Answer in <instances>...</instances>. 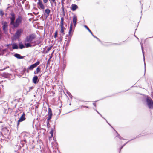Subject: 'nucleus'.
<instances>
[{"mask_svg": "<svg viewBox=\"0 0 153 153\" xmlns=\"http://www.w3.org/2000/svg\"><path fill=\"white\" fill-rule=\"evenodd\" d=\"M10 15L11 16V17H9L10 20V26L13 30L18 28L20 24L22 23V16L21 15H19L15 22L16 17L15 13L13 12H12L10 13Z\"/></svg>", "mask_w": 153, "mask_h": 153, "instance_id": "1", "label": "nucleus"}, {"mask_svg": "<svg viewBox=\"0 0 153 153\" xmlns=\"http://www.w3.org/2000/svg\"><path fill=\"white\" fill-rule=\"evenodd\" d=\"M23 31V30L22 29H19L17 30L13 36L15 40L19 39Z\"/></svg>", "mask_w": 153, "mask_h": 153, "instance_id": "2", "label": "nucleus"}, {"mask_svg": "<svg viewBox=\"0 0 153 153\" xmlns=\"http://www.w3.org/2000/svg\"><path fill=\"white\" fill-rule=\"evenodd\" d=\"M36 37V35L35 34H31L26 36L25 40V41L30 42L32 41Z\"/></svg>", "mask_w": 153, "mask_h": 153, "instance_id": "3", "label": "nucleus"}, {"mask_svg": "<svg viewBox=\"0 0 153 153\" xmlns=\"http://www.w3.org/2000/svg\"><path fill=\"white\" fill-rule=\"evenodd\" d=\"M146 103L149 108H153V102L152 99L150 97H147L146 98Z\"/></svg>", "mask_w": 153, "mask_h": 153, "instance_id": "4", "label": "nucleus"}, {"mask_svg": "<svg viewBox=\"0 0 153 153\" xmlns=\"http://www.w3.org/2000/svg\"><path fill=\"white\" fill-rule=\"evenodd\" d=\"M25 114L24 112H23V113L22 114L21 116L19 118V120H18L17 122V127L18 126H19V125L20 122H22L25 120Z\"/></svg>", "mask_w": 153, "mask_h": 153, "instance_id": "5", "label": "nucleus"}, {"mask_svg": "<svg viewBox=\"0 0 153 153\" xmlns=\"http://www.w3.org/2000/svg\"><path fill=\"white\" fill-rule=\"evenodd\" d=\"M11 45H12V48L11 47H8V48L10 49V50L11 51H12L14 49H17L19 48L18 44L17 43L15 42L11 43Z\"/></svg>", "mask_w": 153, "mask_h": 153, "instance_id": "6", "label": "nucleus"}, {"mask_svg": "<svg viewBox=\"0 0 153 153\" xmlns=\"http://www.w3.org/2000/svg\"><path fill=\"white\" fill-rule=\"evenodd\" d=\"M38 65V60H37L36 62L33 64L31 65L27 69V72H29V70H33L34 68L36 67Z\"/></svg>", "mask_w": 153, "mask_h": 153, "instance_id": "7", "label": "nucleus"}, {"mask_svg": "<svg viewBox=\"0 0 153 153\" xmlns=\"http://www.w3.org/2000/svg\"><path fill=\"white\" fill-rule=\"evenodd\" d=\"M75 27L74 26L73 27V23L71 22L70 24V26L69 31V36L70 37H71L72 35V33L74 30Z\"/></svg>", "mask_w": 153, "mask_h": 153, "instance_id": "8", "label": "nucleus"}, {"mask_svg": "<svg viewBox=\"0 0 153 153\" xmlns=\"http://www.w3.org/2000/svg\"><path fill=\"white\" fill-rule=\"evenodd\" d=\"M2 29L4 33H5L7 31V28L8 27V23L7 22L5 21L4 22H2Z\"/></svg>", "mask_w": 153, "mask_h": 153, "instance_id": "9", "label": "nucleus"}, {"mask_svg": "<svg viewBox=\"0 0 153 153\" xmlns=\"http://www.w3.org/2000/svg\"><path fill=\"white\" fill-rule=\"evenodd\" d=\"M35 119H34L33 121V128L34 129L35 131V129H36V131L37 132V134H38V125L37 124V123H38V122H37V123H36V124H35Z\"/></svg>", "mask_w": 153, "mask_h": 153, "instance_id": "10", "label": "nucleus"}, {"mask_svg": "<svg viewBox=\"0 0 153 153\" xmlns=\"http://www.w3.org/2000/svg\"><path fill=\"white\" fill-rule=\"evenodd\" d=\"M48 117H47V122L48 123H49L48 121L51 119L52 115L51 110L50 108H48Z\"/></svg>", "mask_w": 153, "mask_h": 153, "instance_id": "11", "label": "nucleus"}, {"mask_svg": "<svg viewBox=\"0 0 153 153\" xmlns=\"http://www.w3.org/2000/svg\"><path fill=\"white\" fill-rule=\"evenodd\" d=\"M10 134L9 130L7 128H4L2 130V134L4 135H9Z\"/></svg>", "mask_w": 153, "mask_h": 153, "instance_id": "12", "label": "nucleus"}, {"mask_svg": "<svg viewBox=\"0 0 153 153\" xmlns=\"http://www.w3.org/2000/svg\"><path fill=\"white\" fill-rule=\"evenodd\" d=\"M77 21V17L76 16H74L73 18V22H72L73 23V25L74 27H75L76 22Z\"/></svg>", "mask_w": 153, "mask_h": 153, "instance_id": "13", "label": "nucleus"}, {"mask_svg": "<svg viewBox=\"0 0 153 153\" xmlns=\"http://www.w3.org/2000/svg\"><path fill=\"white\" fill-rule=\"evenodd\" d=\"M61 27V30L60 31V35L62 36L65 34L64 30L65 28L64 27V25L60 26Z\"/></svg>", "mask_w": 153, "mask_h": 153, "instance_id": "14", "label": "nucleus"}, {"mask_svg": "<svg viewBox=\"0 0 153 153\" xmlns=\"http://www.w3.org/2000/svg\"><path fill=\"white\" fill-rule=\"evenodd\" d=\"M14 56L18 59H23L24 58V56H22L20 54L17 53L14 54Z\"/></svg>", "mask_w": 153, "mask_h": 153, "instance_id": "15", "label": "nucleus"}, {"mask_svg": "<svg viewBox=\"0 0 153 153\" xmlns=\"http://www.w3.org/2000/svg\"><path fill=\"white\" fill-rule=\"evenodd\" d=\"M38 77L37 76L34 75V76L33 78V82L34 84H36L38 82L37 79Z\"/></svg>", "mask_w": 153, "mask_h": 153, "instance_id": "16", "label": "nucleus"}, {"mask_svg": "<svg viewBox=\"0 0 153 153\" xmlns=\"http://www.w3.org/2000/svg\"><path fill=\"white\" fill-rule=\"evenodd\" d=\"M39 6L40 9L44 10L45 9V6L43 4L42 1L39 0Z\"/></svg>", "mask_w": 153, "mask_h": 153, "instance_id": "17", "label": "nucleus"}, {"mask_svg": "<svg viewBox=\"0 0 153 153\" xmlns=\"http://www.w3.org/2000/svg\"><path fill=\"white\" fill-rule=\"evenodd\" d=\"M77 8V6L76 5L74 4H72L71 7V8L73 11H75Z\"/></svg>", "mask_w": 153, "mask_h": 153, "instance_id": "18", "label": "nucleus"}, {"mask_svg": "<svg viewBox=\"0 0 153 153\" xmlns=\"http://www.w3.org/2000/svg\"><path fill=\"white\" fill-rule=\"evenodd\" d=\"M50 135L49 136V140L51 139L53 136V130L51 129L50 132Z\"/></svg>", "mask_w": 153, "mask_h": 153, "instance_id": "19", "label": "nucleus"}, {"mask_svg": "<svg viewBox=\"0 0 153 153\" xmlns=\"http://www.w3.org/2000/svg\"><path fill=\"white\" fill-rule=\"evenodd\" d=\"M19 48L20 49H22L25 48V46L23 45L22 42H20L19 43Z\"/></svg>", "mask_w": 153, "mask_h": 153, "instance_id": "20", "label": "nucleus"}, {"mask_svg": "<svg viewBox=\"0 0 153 153\" xmlns=\"http://www.w3.org/2000/svg\"><path fill=\"white\" fill-rule=\"evenodd\" d=\"M25 47L26 48L31 47L34 46L31 44L30 43H25Z\"/></svg>", "mask_w": 153, "mask_h": 153, "instance_id": "21", "label": "nucleus"}, {"mask_svg": "<svg viewBox=\"0 0 153 153\" xmlns=\"http://www.w3.org/2000/svg\"><path fill=\"white\" fill-rule=\"evenodd\" d=\"M9 74L6 73H3L2 74V76H3L5 78H7L9 76Z\"/></svg>", "mask_w": 153, "mask_h": 153, "instance_id": "22", "label": "nucleus"}, {"mask_svg": "<svg viewBox=\"0 0 153 153\" xmlns=\"http://www.w3.org/2000/svg\"><path fill=\"white\" fill-rule=\"evenodd\" d=\"M45 13L47 14L48 16L50 12V10L49 9H46L45 11Z\"/></svg>", "mask_w": 153, "mask_h": 153, "instance_id": "23", "label": "nucleus"}, {"mask_svg": "<svg viewBox=\"0 0 153 153\" xmlns=\"http://www.w3.org/2000/svg\"><path fill=\"white\" fill-rule=\"evenodd\" d=\"M4 54V52L3 50L0 48V55H3Z\"/></svg>", "mask_w": 153, "mask_h": 153, "instance_id": "24", "label": "nucleus"}, {"mask_svg": "<svg viewBox=\"0 0 153 153\" xmlns=\"http://www.w3.org/2000/svg\"><path fill=\"white\" fill-rule=\"evenodd\" d=\"M4 13L2 10H0V15L1 16L3 17L4 15Z\"/></svg>", "mask_w": 153, "mask_h": 153, "instance_id": "25", "label": "nucleus"}, {"mask_svg": "<svg viewBox=\"0 0 153 153\" xmlns=\"http://www.w3.org/2000/svg\"><path fill=\"white\" fill-rule=\"evenodd\" d=\"M61 24H60V26L63 25H64V24H63L64 19H63V18H61Z\"/></svg>", "mask_w": 153, "mask_h": 153, "instance_id": "26", "label": "nucleus"}, {"mask_svg": "<svg viewBox=\"0 0 153 153\" xmlns=\"http://www.w3.org/2000/svg\"><path fill=\"white\" fill-rule=\"evenodd\" d=\"M49 1H50V2L51 5L53 4V2L56 3V2H55V0H49Z\"/></svg>", "mask_w": 153, "mask_h": 153, "instance_id": "27", "label": "nucleus"}, {"mask_svg": "<svg viewBox=\"0 0 153 153\" xmlns=\"http://www.w3.org/2000/svg\"><path fill=\"white\" fill-rule=\"evenodd\" d=\"M58 34V32L57 31H55V35H54V37L55 38H56L57 36V35Z\"/></svg>", "mask_w": 153, "mask_h": 153, "instance_id": "28", "label": "nucleus"}, {"mask_svg": "<svg viewBox=\"0 0 153 153\" xmlns=\"http://www.w3.org/2000/svg\"><path fill=\"white\" fill-rule=\"evenodd\" d=\"M34 73L35 74H37L38 73V66L36 68V73L34 71Z\"/></svg>", "mask_w": 153, "mask_h": 153, "instance_id": "29", "label": "nucleus"}, {"mask_svg": "<svg viewBox=\"0 0 153 153\" xmlns=\"http://www.w3.org/2000/svg\"><path fill=\"white\" fill-rule=\"evenodd\" d=\"M26 71V69L24 68L23 69V70L22 71V74H23Z\"/></svg>", "mask_w": 153, "mask_h": 153, "instance_id": "30", "label": "nucleus"}, {"mask_svg": "<svg viewBox=\"0 0 153 153\" xmlns=\"http://www.w3.org/2000/svg\"><path fill=\"white\" fill-rule=\"evenodd\" d=\"M9 68V66H7L6 67L4 68L3 69H1V70H5L7 68Z\"/></svg>", "mask_w": 153, "mask_h": 153, "instance_id": "31", "label": "nucleus"}, {"mask_svg": "<svg viewBox=\"0 0 153 153\" xmlns=\"http://www.w3.org/2000/svg\"><path fill=\"white\" fill-rule=\"evenodd\" d=\"M52 48V46H51L50 47L48 48L47 49V51H49Z\"/></svg>", "mask_w": 153, "mask_h": 153, "instance_id": "32", "label": "nucleus"}, {"mask_svg": "<svg viewBox=\"0 0 153 153\" xmlns=\"http://www.w3.org/2000/svg\"><path fill=\"white\" fill-rule=\"evenodd\" d=\"M21 144V145L22 147H23L24 144V143H23V141H21L20 143Z\"/></svg>", "mask_w": 153, "mask_h": 153, "instance_id": "33", "label": "nucleus"}, {"mask_svg": "<svg viewBox=\"0 0 153 153\" xmlns=\"http://www.w3.org/2000/svg\"><path fill=\"white\" fill-rule=\"evenodd\" d=\"M43 2L44 3H46L48 1V0H43Z\"/></svg>", "mask_w": 153, "mask_h": 153, "instance_id": "34", "label": "nucleus"}, {"mask_svg": "<svg viewBox=\"0 0 153 153\" xmlns=\"http://www.w3.org/2000/svg\"><path fill=\"white\" fill-rule=\"evenodd\" d=\"M11 45V44H7L6 46L7 47V48H8V47H10V46Z\"/></svg>", "mask_w": 153, "mask_h": 153, "instance_id": "35", "label": "nucleus"}, {"mask_svg": "<svg viewBox=\"0 0 153 153\" xmlns=\"http://www.w3.org/2000/svg\"><path fill=\"white\" fill-rule=\"evenodd\" d=\"M33 86H32V87H30V88H29V91H30V90H32V89H33Z\"/></svg>", "mask_w": 153, "mask_h": 153, "instance_id": "36", "label": "nucleus"}, {"mask_svg": "<svg viewBox=\"0 0 153 153\" xmlns=\"http://www.w3.org/2000/svg\"><path fill=\"white\" fill-rule=\"evenodd\" d=\"M35 107L36 108H35V111H36V109H37L38 108V103H37V105Z\"/></svg>", "mask_w": 153, "mask_h": 153, "instance_id": "37", "label": "nucleus"}, {"mask_svg": "<svg viewBox=\"0 0 153 153\" xmlns=\"http://www.w3.org/2000/svg\"><path fill=\"white\" fill-rule=\"evenodd\" d=\"M88 31L92 35V32H91V30H88Z\"/></svg>", "mask_w": 153, "mask_h": 153, "instance_id": "38", "label": "nucleus"}, {"mask_svg": "<svg viewBox=\"0 0 153 153\" xmlns=\"http://www.w3.org/2000/svg\"><path fill=\"white\" fill-rule=\"evenodd\" d=\"M84 27H85L87 29L88 28V27L86 25H85L84 26Z\"/></svg>", "mask_w": 153, "mask_h": 153, "instance_id": "39", "label": "nucleus"}, {"mask_svg": "<svg viewBox=\"0 0 153 153\" xmlns=\"http://www.w3.org/2000/svg\"><path fill=\"white\" fill-rule=\"evenodd\" d=\"M94 37H95V38H96V39H97L99 40V39L98 38H97V37H96L93 34L92 35Z\"/></svg>", "mask_w": 153, "mask_h": 153, "instance_id": "40", "label": "nucleus"}, {"mask_svg": "<svg viewBox=\"0 0 153 153\" xmlns=\"http://www.w3.org/2000/svg\"><path fill=\"white\" fill-rule=\"evenodd\" d=\"M37 117L36 119L37 121L38 120V114L37 115Z\"/></svg>", "mask_w": 153, "mask_h": 153, "instance_id": "41", "label": "nucleus"}, {"mask_svg": "<svg viewBox=\"0 0 153 153\" xmlns=\"http://www.w3.org/2000/svg\"><path fill=\"white\" fill-rule=\"evenodd\" d=\"M37 7L38 8V1L37 3Z\"/></svg>", "mask_w": 153, "mask_h": 153, "instance_id": "42", "label": "nucleus"}, {"mask_svg": "<svg viewBox=\"0 0 153 153\" xmlns=\"http://www.w3.org/2000/svg\"><path fill=\"white\" fill-rule=\"evenodd\" d=\"M36 28H37V29H38V25H37Z\"/></svg>", "mask_w": 153, "mask_h": 153, "instance_id": "43", "label": "nucleus"}, {"mask_svg": "<svg viewBox=\"0 0 153 153\" xmlns=\"http://www.w3.org/2000/svg\"><path fill=\"white\" fill-rule=\"evenodd\" d=\"M36 131H34V132H33V134H35L36 133Z\"/></svg>", "mask_w": 153, "mask_h": 153, "instance_id": "44", "label": "nucleus"}, {"mask_svg": "<svg viewBox=\"0 0 153 153\" xmlns=\"http://www.w3.org/2000/svg\"><path fill=\"white\" fill-rule=\"evenodd\" d=\"M9 8V7H8L7 8H6V10H7L8 9V8Z\"/></svg>", "mask_w": 153, "mask_h": 153, "instance_id": "45", "label": "nucleus"}, {"mask_svg": "<svg viewBox=\"0 0 153 153\" xmlns=\"http://www.w3.org/2000/svg\"><path fill=\"white\" fill-rule=\"evenodd\" d=\"M143 57H144V61H145V57L144 56H143ZM144 64H145V62H144Z\"/></svg>", "mask_w": 153, "mask_h": 153, "instance_id": "46", "label": "nucleus"}, {"mask_svg": "<svg viewBox=\"0 0 153 153\" xmlns=\"http://www.w3.org/2000/svg\"><path fill=\"white\" fill-rule=\"evenodd\" d=\"M24 141L25 143H26V140H24Z\"/></svg>", "mask_w": 153, "mask_h": 153, "instance_id": "47", "label": "nucleus"}, {"mask_svg": "<svg viewBox=\"0 0 153 153\" xmlns=\"http://www.w3.org/2000/svg\"><path fill=\"white\" fill-rule=\"evenodd\" d=\"M35 1H37V0H34Z\"/></svg>", "mask_w": 153, "mask_h": 153, "instance_id": "48", "label": "nucleus"}, {"mask_svg": "<svg viewBox=\"0 0 153 153\" xmlns=\"http://www.w3.org/2000/svg\"><path fill=\"white\" fill-rule=\"evenodd\" d=\"M88 30H90L89 28H88V29H87Z\"/></svg>", "mask_w": 153, "mask_h": 153, "instance_id": "49", "label": "nucleus"}, {"mask_svg": "<svg viewBox=\"0 0 153 153\" xmlns=\"http://www.w3.org/2000/svg\"><path fill=\"white\" fill-rule=\"evenodd\" d=\"M42 130L43 131H45V130L43 129H42Z\"/></svg>", "mask_w": 153, "mask_h": 153, "instance_id": "50", "label": "nucleus"}, {"mask_svg": "<svg viewBox=\"0 0 153 153\" xmlns=\"http://www.w3.org/2000/svg\"><path fill=\"white\" fill-rule=\"evenodd\" d=\"M7 13H6V14H5V16H7Z\"/></svg>", "mask_w": 153, "mask_h": 153, "instance_id": "51", "label": "nucleus"}, {"mask_svg": "<svg viewBox=\"0 0 153 153\" xmlns=\"http://www.w3.org/2000/svg\"><path fill=\"white\" fill-rule=\"evenodd\" d=\"M37 142H38V140H37Z\"/></svg>", "mask_w": 153, "mask_h": 153, "instance_id": "52", "label": "nucleus"}, {"mask_svg": "<svg viewBox=\"0 0 153 153\" xmlns=\"http://www.w3.org/2000/svg\"><path fill=\"white\" fill-rule=\"evenodd\" d=\"M37 114L38 113V112L37 111Z\"/></svg>", "mask_w": 153, "mask_h": 153, "instance_id": "53", "label": "nucleus"}, {"mask_svg": "<svg viewBox=\"0 0 153 153\" xmlns=\"http://www.w3.org/2000/svg\"><path fill=\"white\" fill-rule=\"evenodd\" d=\"M0 1L1 2V0H0Z\"/></svg>", "mask_w": 153, "mask_h": 153, "instance_id": "54", "label": "nucleus"}, {"mask_svg": "<svg viewBox=\"0 0 153 153\" xmlns=\"http://www.w3.org/2000/svg\"><path fill=\"white\" fill-rule=\"evenodd\" d=\"M94 105L95 106V104H94Z\"/></svg>", "mask_w": 153, "mask_h": 153, "instance_id": "55", "label": "nucleus"}, {"mask_svg": "<svg viewBox=\"0 0 153 153\" xmlns=\"http://www.w3.org/2000/svg\"><path fill=\"white\" fill-rule=\"evenodd\" d=\"M23 3V2L22 1V3Z\"/></svg>", "mask_w": 153, "mask_h": 153, "instance_id": "56", "label": "nucleus"}, {"mask_svg": "<svg viewBox=\"0 0 153 153\" xmlns=\"http://www.w3.org/2000/svg\"><path fill=\"white\" fill-rule=\"evenodd\" d=\"M62 7H63V5L62 4Z\"/></svg>", "mask_w": 153, "mask_h": 153, "instance_id": "57", "label": "nucleus"}, {"mask_svg": "<svg viewBox=\"0 0 153 153\" xmlns=\"http://www.w3.org/2000/svg\"><path fill=\"white\" fill-rule=\"evenodd\" d=\"M142 50H143V48L142 47Z\"/></svg>", "mask_w": 153, "mask_h": 153, "instance_id": "58", "label": "nucleus"}, {"mask_svg": "<svg viewBox=\"0 0 153 153\" xmlns=\"http://www.w3.org/2000/svg\"><path fill=\"white\" fill-rule=\"evenodd\" d=\"M37 14H38V12L37 13Z\"/></svg>", "mask_w": 153, "mask_h": 153, "instance_id": "59", "label": "nucleus"}, {"mask_svg": "<svg viewBox=\"0 0 153 153\" xmlns=\"http://www.w3.org/2000/svg\"><path fill=\"white\" fill-rule=\"evenodd\" d=\"M1 101H0V102H1Z\"/></svg>", "mask_w": 153, "mask_h": 153, "instance_id": "60", "label": "nucleus"}, {"mask_svg": "<svg viewBox=\"0 0 153 153\" xmlns=\"http://www.w3.org/2000/svg\"><path fill=\"white\" fill-rule=\"evenodd\" d=\"M1 55H0V56H1Z\"/></svg>", "mask_w": 153, "mask_h": 153, "instance_id": "61", "label": "nucleus"}]
</instances>
